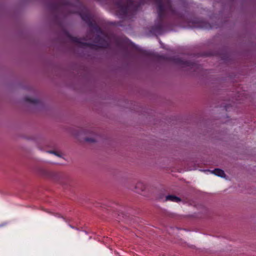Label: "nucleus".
Here are the masks:
<instances>
[{"mask_svg": "<svg viewBox=\"0 0 256 256\" xmlns=\"http://www.w3.org/2000/svg\"><path fill=\"white\" fill-rule=\"evenodd\" d=\"M146 186L144 183L138 182L135 184L134 190L137 192H144L146 190Z\"/></svg>", "mask_w": 256, "mask_h": 256, "instance_id": "2", "label": "nucleus"}, {"mask_svg": "<svg viewBox=\"0 0 256 256\" xmlns=\"http://www.w3.org/2000/svg\"><path fill=\"white\" fill-rule=\"evenodd\" d=\"M98 43V40H97V44ZM96 46L98 47V45L97 44L96 45Z\"/></svg>", "mask_w": 256, "mask_h": 256, "instance_id": "8", "label": "nucleus"}, {"mask_svg": "<svg viewBox=\"0 0 256 256\" xmlns=\"http://www.w3.org/2000/svg\"><path fill=\"white\" fill-rule=\"evenodd\" d=\"M166 200H170L173 202H180L181 201L180 198L174 195H168L166 197Z\"/></svg>", "mask_w": 256, "mask_h": 256, "instance_id": "3", "label": "nucleus"}, {"mask_svg": "<svg viewBox=\"0 0 256 256\" xmlns=\"http://www.w3.org/2000/svg\"><path fill=\"white\" fill-rule=\"evenodd\" d=\"M26 102H28L31 104H36L38 102V100L36 99L30 98V97H26L24 98Z\"/></svg>", "mask_w": 256, "mask_h": 256, "instance_id": "4", "label": "nucleus"}, {"mask_svg": "<svg viewBox=\"0 0 256 256\" xmlns=\"http://www.w3.org/2000/svg\"><path fill=\"white\" fill-rule=\"evenodd\" d=\"M48 152L50 154H53L58 157H62L63 156V154L60 152L49 151Z\"/></svg>", "mask_w": 256, "mask_h": 256, "instance_id": "6", "label": "nucleus"}, {"mask_svg": "<svg viewBox=\"0 0 256 256\" xmlns=\"http://www.w3.org/2000/svg\"><path fill=\"white\" fill-rule=\"evenodd\" d=\"M91 131L90 130H87L86 132V134H90L91 133Z\"/></svg>", "mask_w": 256, "mask_h": 256, "instance_id": "7", "label": "nucleus"}, {"mask_svg": "<svg viewBox=\"0 0 256 256\" xmlns=\"http://www.w3.org/2000/svg\"><path fill=\"white\" fill-rule=\"evenodd\" d=\"M202 171L204 172H209L211 174H214L216 176H220L222 178H226V174L224 173V171L220 168H216L213 170H202Z\"/></svg>", "mask_w": 256, "mask_h": 256, "instance_id": "1", "label": "nucleus"}, {"mask_svg": "<svg viewBox=\"0 0 256 256\" xmlns=\"http://www.w3.org/2000/svg\"><path fill=\"white\" fill-rule=\"evenodd\" d=\"M85 141L88 143H92L94 142V132H92V136L89 138L86 137L84 139Z\"/></svg>", "mask_w": 256, "mask_h": 256, "instance_id": "5", "label": "nucleus"}]
</instances>
